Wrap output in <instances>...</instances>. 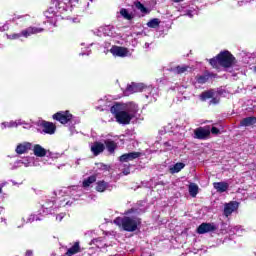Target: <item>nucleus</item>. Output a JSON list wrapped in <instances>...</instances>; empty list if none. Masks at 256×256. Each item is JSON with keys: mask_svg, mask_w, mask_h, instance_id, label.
Here are the masks:
<instances>
[{"mask_svg": "<svg viewBox=\"0 0 256 256\" xmlns=\"http://www.w3.org/2000/svg\"><path fill=\"white\" fill-rule=\"evenodd\" d=\"M215 229V225L211 223H202L198 227L197 233H199V235H204V233H211V231H215Z\"/></svg>", "mask_w": 256, "mask_h": 256, "instance_id": "obj_19", "label": "nucleus"}, {"mask_svg": "<svg viewBox=\"0 0 256 256\" xmlns=\"http://www.w3.org/2000/svg\"><path fill=\"white\" fill-rule=\"evenodd\" d=\"M43 218H41L39 215L32 214L28 217L27 223H33L34 221H42Z\"/></svg>", "mask_w": 256, "mask_h": 256, "instance_id": "obj_37", "label": "nucleus"}, {"mask_svg": "<svg viewBox=\"0 0 256 256\" xmlns=\"http://www.w3.org/2000/svg\"><path fill=\"white\" fill-rule=\"evenodd\" d=\"M1 191H3V186H0V193H1Z\"/></svg>", "mask_w": 256, "mask_h": 256, "instance_id": "obj_55", "label": "nucleus"}, {"mask_svg": "<svg viewBox=\"0 0 256 256\" xmlns=\"http://www.w3.org/2000/svg\"><path fill=\"white\" fill-rule=\"evenodd\" d=\"M91 151L94 155H99L100 153H103V151H105V144L100 142H95L91 146Z\"/></svg>", "mask_w": 256, "mask_h": 256, "instance_id": "obj_26", "label": "nucleus"}, {"mask_svg": "<svg viewBox=\"0 0 256 256\" xmlns=\"http://www.w3.org/2000/svg\"><path fill=\"white\" fill-rule=\"evenodd\" d=\"M0 213H3V207L0 206Z\"/></svg>", "mask_w": 256, "mask_h": 256, "instance_id": "obj_53", "label": "nucleus"}, {"mask_svg": "<svg viewBox=\"0 0 256 256\" xmlns=\"http://www.w3.org/2000/svg\"><path fill=\"white\" fill-rule=\"evenodd\" d=\"M194 135L196 139H207L211 135V130L200 127L194 131Z\"/></svg>", "mask_w": 256, "mask_h": 256, "instance_id": "obj_18", "label": "nucleus"}, {"mask_svg": "<svg viewBox=\"0 0 256 256\" xmlns=\"http://www.w3.org/2000/svg\"><path fill=\"white\" fill-rule=\"evenodd\" d=\"M213 95H214L213 90H209V91L203 92L200 95V99L201 101H207V99H212Z\"/></svg>", "mask_w": 256, "mask_h": 256, "instance_id": "obj_34", "label": "nucleus"}, {"mask_svg": "<svg viewBox=\"0 0 256 256\" xmlns=\"http://www.w3.org/2000/svg\"><path fill=\"white\" fill-rule=\"evenodd\" d=\"M141 152H129L123 154L119 157V161L121 163H129V161H135V159H139L141 157Z\"/></svg>", "mask_w": 256, "mask_h": 256, "instance_id": "obj_15", "label": "nucleus"}, {"mask_svg": "<svg viewBox=\"0 0 256 256\" xmlns=\"http://www.w3.org/2000/svg\"><path fill=\"white\" fill-rule=\"evenodd\" d=\"M182 169H185V163L177 162L176 164L169 166V173H171V175H175V173H179Z\"/></svg>", "mask_w": 256, "mask_h": 256, "instance_id": "obj_23", "label": "nucleus"}, {"mask_svg": "<svg viewBox=\"0 0 256 256\" xmlns=\"http://www.w3.org/2000/svg\"><path fill=\"white\" fill-rule=\"evenodd\" d=\"M99 103H105V100H99Z\"/></svg>", "mask_w": 256, "mask_h": 256, "instance_id": "obj_54", "label": "nucleus"}, {"mask_svg": "<svg viewBox=\"0 0 256 256\" xmlns=\"http://www.w3.org/2000/svg\"><path fill=\"white\" fill-rule=\"evenodd\" d=\"M91 2H93V0H90Z\"/></svg>", "mask_w": 256, "mask_h": 256, "instance_id": "obj_61", "label": "nucleus"}, {"mask_svg": "<svg viewBox=\"0 0 256 256\" xmlns=\"http://www.w3.org/2000/svg\"><path fill=\"white\" fill-rule=\"evenodd\" d=\"M217 103H219V98H212L210 100V105H217Z\"/></svg>", "mask_w": 256, "mask_h": 256, "instance_id": "obj_45", "label": "nucleus"}, {"mask_svg": "<svg viewBox=\"0 0 256 256\" xmlns=\"http://www.w3.org/2000/svg\"><path fill=\"white\" fill-rule=\"evenodd\" d=\"M44 16L46 19H48V23H51V25L55 26L57 24L58 17L61 15L55 7H50L46 12H44Z\"/></svg>", "mask_w": 256, "mask_h": 256, "instance_id": "obj_11", "label": "nucleus"}, {"mask_svg": "<svg viewBox=\"0 0 256 256\" xmlns=\"http://www.w3.org/2000/svg\"><path fill=\"white\" fill-rule=\"evenodd\" d=\"M254 73H256V66L254 67Z\"/></svg>", "mask_w": 256, "mask_h": 256, "instance_id": "obj_60", "label": "nucleus"}, {"mask_svg": "<svg viewBox=\"0 0 256 256\" xmlns=\"http://www.w3.org/2000/svg\"><path fill=\"white\" fill-rule=\"evenodd\" d=\"M42 133H45L47 135H54L55 131H56V127L54 126L53 123L50 122H42Z\"/></svg>", "mask_w": 256, "mask_h": 256, "instance_id": "obj_20", "label": "nucleus"}, {"mask_svg": "<svg viewBox=\"0 0 256 256\" xmlns=\"http://www.w3.org/2000/svg\"><path fill=\"white\" fill-rule=\"evenodd\" d=\"M65 213H60L56 216V221H58L59 223H61V221H63V219H65Z\"/></svg>", "mask_w": 256, "mask_h": 256, "instance_id": "obj_42", "label": "nucleus"}, {"mask_svg": "<svg viewBox=\"0 0 256 256\" xmlns=\"http://www.w3.org/2000/svg\"><path fill=\"white\" fill-rule=\"evenodd\" d=\"M188 16L193 17V15H191V13H188Z\"/></svg>", "mask_w": 256, "mask_h": 256, "instance_id": "obj_59", "label": "nucleus"}, {"mask_svg": "<svg viewBox=\"0 0 256 256\" xmlns=\"http://www.w3.org/2000/svg\"><path fill=\"white\" fill-rule=\"evenodd\" d=\"M256 118L255 117H246L241 120L240 127H251V125H255Z\"/></svg>", "mask_w": 256, "mask_h": 256, "instance_id": "obj_27", "label": "nucleus"}, {"mask_svg": "<svg viewBox=\"0 0 256 256\" xmlns=\"http://www.w3.org/2000/svg\"><path fill=\"white\" fill-rule=\"evenodd\" d=\"M79 187L77 186H70V187H62L61 189L55 191V196L57 197V200H47L43 205L42 208L39 210V215H42V217H45V215H51L57 207H65V205H69V201H66V199H61L62 197H77V190Z\"/></svg>", "mask_w": 256, "mask_h": 256, "instance_id": "obj_1", "label": "nucleus"}, {"mask_svg": "<svg viewBox=\"0 0 256 256\" xmlns=\"http://www.w3.org/2000/svg\"><path fill=\"white\" fill-rule=\"evenodd\" d=\"M2 222H4V223H5V225H7V219L2 218Z\"/></svg>", "mask_w": 256, "mask_h": 256, "instance_id": "obj_51", "label": "nucleus"}, {"mask_svg": "<svg viewBox=\"0 0 256 256\" xmlns=\"http://www.w3.org/2000/svg\"><path fill=\"white\" fill-rule=\"evenodd\" d=\"M237 209H239V203L232 201L229 203L224 204V211L223 214L226 217H230V215H233V213H235V211H237Z\"/></svg>", "mask_w": 256, "mask_h": 256, "instance_id": "obj_14", "label": "nucleus"}, {"mask_svg": "<svg viewBox=\"0 0 256 256\" xmlns=\"http://www.w3.org/2000/svg\"><path fill=\"white\" fill-rule=\"evenodd\" d=\"M141 91L145 93L146 99H150V101H157V97H159V90L157 88L145 86L143 83H132L128 85L124 91V95H133V93H139Z\"/></svg>", "mask_w": 256, "mask_h": 256, "instance_id": "obj_3", "label": "nucleus"}, {"mask_svg": "<svg viewBox=\"0 0 256 256\" xmlns=\"http://www.w3.org/2000/svg\"><path fill=\"white\" fill-rule=\"evenodd\" d=\"M26 256H33V251L28 250V251L26 252Z\"/></svg>", "mask_w": 256, "mask_h": 256, "instance_id": "obj_50", "label": "nucleus"}, {"mask_svg": "<svg viewBox=\"0 0 256 256\" xmlns=\"http://www.w3.org/2000/svg\"><path fill=\"white\" fill-rule=\"evenodd\" d=\"M213 187H214V189H216V191L218 193H225V191H227V189H229V183H227V182H214Z\"/></svg>", "mask_w": 256, "mask_h": 256, "instance_id": "obj_25", "label": "nucleus"}, {"mask_svg": "<svg viewBox=\"0 0 256 256\" xmlns=\"http://www.w3.org/2000/svg\"><path fill=\"white\" fill-rule=\"evenodd\" d=\"M104 143H105L107 151H109L110 153H115V150L117 149V143H115V141L105 140Z\"/></svg>", "mask_w": 256, "mask_h": 256, "instance_id": "obj_28", "label": "nucleus"}, {"mask_svg": "<svg viewBox=\"0 0 256 256\" xmlns=\"http://www.w3.org/2000/svg\"><path fill=\"white\" fill-rule=\"evenodd\" d=\"M20 165L23 167H39V161L35 160L34 157L27 156L20 160Z\"/></svg>", "mask_w": 256, "mask_h": 256, "instance_id": "obj_16", "label": "nucleus"}, {"mask_svg": "<svg viewBox=\"0 0 256 256\" xmlns=\"http://www.w3.org/2000/svg\"><path fill=\"white\" fill-rule=\"evenodd\" d=\"M9 29V26L4 25L3 28L0 27V31H7Z\"/></svg>", "mask_w": 256, "mask_h": 256, "instance_id": "obj_49", "label": "nucleus"}, {"mask_svg": "<svg viewBox=\"0 0 256 256\" xmlns=\"http://www.w3.org/2000/svg\"><path fill=\"white\" fill-rule=\"evenodd\" d=\"M209 77H211V74L206 72L203 75L197 76L196 81L197 83H200L201 85H203L204 83H207V81H209Z\"/></svg>", "mask_w": 256, "mask_h": 256, "instance_id": "obj_31", "label": "nucleus"}, {"mask_svg": "<svg viewBox=\"0 0 256 256\" xmlns=\"http://www.w3.org/2000/svg\"><path fill=\"white\" fill-rule=\"evenodd\" d=\"M239 226H235L232 228V233H239Z\"/></svg>", "mask_w": 256, "mask_h": 256, "instance_id": "obj_46", "label": "nucleus"}, {"mask_svg": "<svg viewBox=\"0 0 256 256\" xmlns=\"http://www.w3.org/2000/svg\"><path fill=\"white\" fill-rule=\"evenodd\" d=\"M95 189L98 193H105V191H113V184L100 180L96 182Z\"/></svg>", "mask_w": 256, "mask_h": 256, "instance_id": "obj_13", "label": "nucleus"}, {"mask_svg": "<svg viewBox=\"0 0 256 256\" xmlns=\"http://www.w3.org/2000/svg\"><path fill=\"white\" fill-rule=\"evenodd\" d=\"M124 215V217L114 219L115 225L120 227V229L128 233H133L141 228V218L137 217L139 210L132 208L127 210Z\"/></svg>", "mask_w": 256, "mask_h": 256, "instance_id": "obj_2", "label": "nucleus"}, {"mask_svg": "<svg viewBox=\"0 0 256 256\" xmlns=\"http://www.w3.org/2000/svg\"><path fill=\"white\" fill-rule=\"evenodd\" d=\"M32 147H33V144L29 142H23L16 147V153L18 155H23V153H27L28 151H31Z\"/></svg>", "mask_w": 256, "mask_h": 256, "instance_id": "obj_21", "label": "nucleus"}, {"mask_svg": "<svg viewBox=\"0 0 256 256\" xmlns=\"http://www.w3.org/2000/svg\"><path fill=\"white\" fill-rule=\"evenodd\" d=\"M120 15L124 18L127 19L128 21H131V19H133V16H131V14L129 13V11L125 8H122L120 10Z\"/></svg>", "mask_w": 256, "mask_h": 256, "instance_id": "obj_36", "label": "nucleus"}, {"mask_svg": "<svg viewBox=\"0 0 256 256\" xmlns=\"http://www.w3.org/2000/svg\"><path fill=\"white\" fill-rule=\"evenodd\" d=\"M120 105L128 112L132 119L139 117V105L135 104V102L120 103Z\"/></svg>", "mask_w": 256, "mask_h": 256, "instance_id": "obj_8", "label": "nucleus"}, {"mask_svg": "<svg viewBox=\"0 0 256 256\" xmlns=\"http://www.w3.org/2000/svg\"><path fill=\"white\" fill-rule=\"evenodd\" d=\"M161 23V20H159V18H153L152 20H150L147 25L148 27H150L151 29H156V27H159Z\"/></svg>", "mask_w": 256, "mask_h": 256, "instance_id": "obj_33", "label": "nucleus"}, {"mask_svg": "<svg viewBox=\"0 0 256 256\" xmlns=\"http://www.w3.org/2000/svg\"><path fill=\"white\" fill-rule=\"evenodd\" d=\"M17 19H29V15L18 16Z\"/></svg>", "mask_w": 256, "mask_h": 256, "instance_id": "obj_48", "label": "nucleus"}, {"mask_svg": "<svg viewBox=\"0 0 256 256\" xmlns=\"http://www.w3.org/2000/svg\"><path fill=\"white\" fill-rule=\"evenodd\" d=\"M67 3H69V0H55L54 1V5H55L54 8H56L58 15H61V13H63L64 11H67V9H69V5H67Z\"/></svg>", "mask_w": 256, "mask_h": 256, "instance_id": "obj_17", "label": "nucleus"}, {"mask_svg": "<svg viewBox=\"0 0 256 256\" xmlns=\"http://www.w3.org/2000/svg\"><path fill=\"white\" fill-rule=\"evenodd\" d=\"M37 33H43V28L39 27H28L22 30L21 33L10 34L7 37L9 39H19L20 37H31V35H37Z\"/></svg>", "mask_w": 256, "mask_h": 256, "instance_id": "obj_5", "label": "nucleus"}, {"mask_svg": "<svg viewBox=\"0 0 256 256\" xmlns=\"http://www.w3.org/2000/svg\"><path fill=\"white\" fill-rule=\"evenodd\" d=\"M243 1L242 2H238V5H242Z\"/></svg>", "mask_w": 256, "mask_h": 256, "instance_id": "obj_58", "label": "nucleus"}, {"mask_svg": "<svg viewBox=\"0 0 256 256\" xmlns=\"http://www.w3.org/2000/svg\"><path fill=\"white\" fill-rule=\"evenodd\" d=\"M189 193L191 197H197V193H199V186L197 184L192 183L189 185Z\"/></svg>", "mask_w": 256, "mask_h": 256, "instance_id": "obj_32", "label": "nucleus"}, {"mask_svg": "<svg viewBox=\"0 0 256 256\" xmlns=\"http://www.w3.org/2000/svg\"><path fill=\"white\" fill-rule=\"evenodd\" d=\"M95 181H97V176L92 175V176L84 179L82 185H83V187H91V185H93V183H95Z\"/></svg>", "mask_w": 256, "mask_h": 256, "instance_id": "obj_30", "label": "nucleus"}, {"mask_svg": "<svg viewBox=\"0 0 256 256\" xmlns=\"http://www.w3.org/2000/svg\"><path fill=\"white\" fill-rule=\"evenodd\" d=\"M13 185H17V183L15 181H12Z\"/></svg>", "mask_w": 256, "mask_h": 256, "instance_id": "obj_57", "label": "nucleus"}, {"mask_svg": "<svg viewBox=\"0 0 256 256\" xmlns=\"http://www.w3.org/2000/svg\"><path fill=\"white\" fill-rule=\"evenodd\" d=\"M145 47H149V43H146V44H145Z\"/></svg>", "mask_w": 256, "mask_h": 256, "instance_id": "obj_56", "label": "nucleus"}, {"mask_svg": "<svg viewBox=\"0 0 256 256\" xmlns=\"http://www.w3.org/2000/svg\"><path fill=\"white\" fill-rule=\"evenodd\" d=\"M53 119L59 121L62 125H67L73 120V114H70L69 111H60L53 115Z\"/></svg>", "mask_w": 256, "mask_h": 256, "instance_id": "obj_9", "label": "nucleus"}, {"mask_svg": "<svg viewBox=\"0 0 256 256\" xmlns=\"http://www.w3.org/2000/svg\"><path fill=\"white\" fill-rule=\"evenodd\" d=\"M108 107H111V104L109 102H106L104 106L97 107V109H100L101 111H109Z\"/></svg>", "mask_w": 256, "mask_h": 256, "instance_id": "obj_41", "label": "nucleus"}, {"mask_svg": "<svg viewBox=\"0 0 256 256\" xmlns=\"http://www.w3.org/2000/svg\"><path fill=\"white\" fill-rule=\"evenodd\" d=\"M79 251H80L79 242H75L74 245L67 250L66 255L67 256L76 255V253H79Z\"/></svg>", "mask_w": 256, "mask_h": 256, "instance_id": "obj_29", "label": "nucleus"}, {"mask_svg": "<svg viewBox=\"0 0 256 256\" xmlns=\"http://www.w3.org/2000/svg\"><path fill=\"white\" fill-rule=\"evenodd\" d=\"M253 0H245V3H251Z\"/></svg>", "mask_w": 256, "mask_h": 256, "instance_id": "obj_52", "label": "nucleus"}, {"mask_svg": "<svg viewBox=\"0 0 256 256\" xmlns=\"http://www.w3.org/2000/svg\"><path fill=\"white\" fill-rule=\"evenodd\" d=\"M19 125H25L24 129H31V124L25 122V120L18 119V120H11L9 122H2L0 124V129L5 131V129H13L15 127H19Z\"/></svg>", "mask_w": 256, "mask_h": 256, "instance_id": "obj_7", "label": "nucleus"}, {"mask_svg": "<svg viewBox=\"0 0 256 256\" xmlns=\"http://www.w3.org/2000/svg\"><path fill=\"white\" fill-rule=\"evenodd\" d=\"M90 53H91V50H87L86 52H85V51H82V52L80 53V55H82V56H84V55H90Z\"/></svg>", "mask_w": 256, "mask_h": 256, "instance_id": "obj_47", "label": "nucleus"}, {"mask_svg": "<svg viewBox=\"0 0 256 256\" xmlns=\"http://www.w3.org/2000/svg\"><path fill=\"white\" fill-rule=\"evenodd\" d=\"M110 113L114 115L117 123L120 125H129L133 119L130 114L123 107H121V103H116L111 106Z\"/></svg>", "mask_w": 256, "mask_h": 256, "instance_id": "obj_4", "label": "nucleus"}, {"mask_svg": "<svg viewBox=\"0 0 256 256\" xmlns=\"http://www.w3.org/2000/svg\"><path fill=\"white\" fill-rule=\"evenodd\" d=\"M174 71L178 75H181L182 73L189 71V66H186V65L177 66L176 68H174Z\"/></svg>", "mask_w": 256, "mask_h": 256, "instance_id": "obj_35", "label": "nucleus"}, {"mask_svg": "<svg viewBox=\"0 0 256 256\" xmlns=\"http://www.w3.org/2000/svg\"><path fill=\"white\" fill-rule=\"evenodd\" d=\"M210 65H212V67H217V65H219V58L218 56L216 58H212L209 60Z\"/></svg>", "mask_w": 256, "mask_h": 256, "instance_id": "obj_40", "label": "nucleus"}, {"mask_svg": "<svg viewBox=\"0 0 256 256\" xmlns=\"http://www.w3.org/2000/svg\"><path fill=\"white\" fill-rule=\"evenodd\" d=\"M233 63H235V57L229 51L218 54V65H221V67H231Z\"/></svg>", "mask_w": 256, "mask_h": 256, "instance_id": "obj_6", "label": "nucleus"}, {"mask_svg": "<svg viewBox=\"0 0 256 256\" xmlns=\"http://www.w3.org/2000/svg\"><path fill=\"white\" fill-rule=\"evenodd\" d=\"M89 245H96L98 249H105V247H107L105 237L94 238L90 241Z\"/></svg>", "mask_w": 256, "mask_h": 256, "instance_id": "obj_24", "label": "nucleus"}, {"mask_svg": "<svg viewBox=\"0 0 256 256\" xmlns=\"http://www.w3.org/2000/svg\"><path fill=\"white\" fill-rule=\"evenodd\" d=\"M211 134L212 135H219V130L217 127H212L211 129Z\"/></svg>", "mask_w": 256, "mask_h": 256, "instance_id": "obj_44", "label": "nucleus"}, {"mask_svg": "<svg viewBox=\"0 0 256 256\" xmlns=\"http://www.w3.org/2000/svg\"><path fill=\"white\" fill-rule=\"evenodd\" d=\"M96 169H99L100 171H107L109 167L103 163H97L96 164Z\"/></svg>", "mask_w": 256, "mask_h": 256, "instance_id": "obj_39", "label": "nucleus"}, {"mask_svg": "<svg viewBox=\"0 0 256 256\" xmlns=\"http://www.w3.org/2000/svg\"><path fill=\"white\" fill-rule=\"evenodd\" d=\"M98 37H117V32L112 25L102 26L96 31Z\"/></svg>", "mask_w": 256, "mask_h": 256, "instance_id": "obj_10", "label": "nucleus"}, {"mask_svg": "<svg viewBox=\"0 0 256 256\" xmlns=\"http://www.w3.org/2000/svg\"><path fill=\"white\" fill-rule=\"evenodd\" d=\"M137 7H138V9H140V11H141L142 13H147V8H145V6H144L143 4H141V2H139V3L137 4Z\"/></svg>", "mask_w": 256, "mask_h": 256, "instance_id": "obj_43", "label": "nucleus"}, {"mask_svg": "<svg viewBox=\"0 0 256 256\" xmlns=\"http://www.w3.org/2000/svg\"><path fill=\"white\" fill-rule=\"evenodd\" d=\"M19 167H22L20 160H16L14 163H10V164H9V169H10L11 171H15V169H19Z\"/></svg>", "mask_w": 256, "mask_h": 256, "instance_id": "obj_38", "label": "nucleus"}, {"mask_svg": "<svg viewBox=\"0 0 256 256\" xmlns=\"http://www.w3.org/2000/svg\"><path fill=\"white\" fill-rule=\"evenodd\" d=\"M110 53H112L114 57H129V55H131L129 49L121 46H112Z\"/></svg>", "mask_w": 256, "mask_h": 256, "instance_id": "obj_12", "label": "nucleus"}, {"mask_svg": "<svg viewBox=\"0 0 256 256\" xmlns=\"http://www.w3.org/2000/svg\"><path fill=\"white\" fill-rule=\"evenodd\" d=\"M32 151L36 157H45L47 155V150L39 144H35Z\"/></svg>", "mask_w": 256, "mask_h": 256, "instance_id": "obj_22", "label": "nucleus"}]
</instances>
